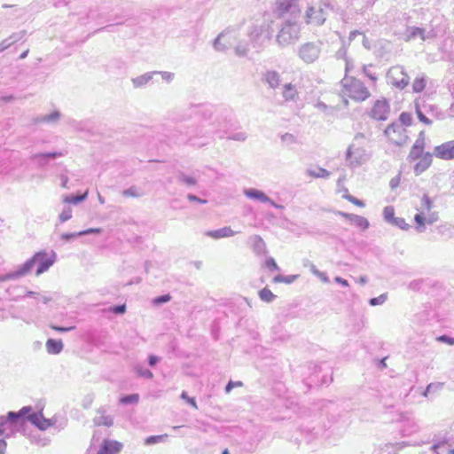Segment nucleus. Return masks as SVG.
<instances>
[{"label":"nucleus","instance_id":"nucleus-43","mask_svg":"<svg viewBox=\"0 0 454 454\" xmlns=\"http://www.w3.org/2000/svg\"><path fill=\"white\" fill-rule=\"evenodd\" d=\"M259 296L262 301L266 302H270L276 298V295L273 294V293L266 287L259 292Z\"/></svg>","mask_w":454,"mask_h":454},{"label":"nucleus","instance_id":"nucleus-13","mask_svg":"<svg viewBox=\"0 0 454 454\" xmlns=\"http://www.w3.org/2000/svg\"><path fill=\"white\" fill-rule=\"evenodd\" d=\"M248 40L257 51L264 46V43L270 40L268 35H263V29L258 26H253L248 31Z\"/></svg>","mask_w":454,"mask_h":454},{"label":"nucleus","instance_id":"nucleus-35","mask_svg":"<svg viewBox=\"0 0 454 454\" xmlns=\"http://www.w3.org/2000/svg\"><path fill=\"white\" fill-rule=\"evenodd\" d=\"M24 276H25V274L22 270L21 266L20 265V266H18L16 270L4 274V275H0V282L18 279Z\"/></svg>","mask_w":454,"mask_h":454},{"label":"nucleus","instance_id":"nucleus-54","mask_svg":"<svg viewBox=\"0 0 454 454\" xmlns=\"http://www.w3.org/2000/svg\"><path fill=\"white\" fill-rule=\"evenodd\" d=\"M265 267L270 270H279V267L278 266L276 261L272 257H268L265 261Z\"/></svg>","mask_w":454,"mask_h":454},{"label":"nucleus","instance_id":"nucleus-59","mask_svg":"<svg viewBox=\"0 0 454 454\" xmlns=\"http://www.w3.org/2000/svg\"><path fill=\"white\" fill-rule=\"evenodd\" d=\"M109 310L114 314H123L126 311V305H114L111 307Z\"/></svg>","mask_w":454,"mask_h":454},{"label":"nucleus","instance_id":"nucleus-63","mask_svg":"<svg viewBox=\"0 0 454 454\" xmlns=\"http://www.w3.org/2000/svg\"><path fill=\"white\" fill-rule=\"evenodd\" d=\"M346 199L351 202L352 204L357 206V207H364V201L358 200L357 198L352 196V195H348L346 196Z\"/></svg>","mask_w":454,"mask_h":454},{"label":"nucleus","instance_id":"nucleus-37","mask_svg":"<svg viewBox=\"0 0 454 454\" xmlns=\"http://www.w3.org/2000/svg\"><path fill=\"white\" fill-rule=\"evenodd\" d=\"M414 221L416 223V227H415L416 231L419 233L424 232L426 230L425 225L427 223V219H426L424 212L417 213L414 216Z\"/></svg>","mask_w":454,"mask_h":454},{"label":"nucleus","instance_id":"nucleus-44","mask_svg":"<svg viewBox=\"0 0 454 454\" xmlns=\"http://www.w3.org/2000/svg\"><path fill=\"white\" fill-rule=\"evenodd\" d=\"M383 216L386 222L392 223L394 220L396 218L395 217V209L392 206H387L385 207L383 210Z\"/></svg>","mask_w":454,"mask_h":454},{"label":"nucleus","instance_id":"nucleus-39","mask_svg":"<svg viewBox=\"0 0 454 454\" xmlns=\"http://www.w3.org/2000/svg\"><path fill=\"white\" fill-rule=\"evenodd\" d=\"M177 180L180 183H183L184 184L187 186H195L197 184V178L192 176L185 175L183 172H180L177 176Z\"/></svg>","mask_w":454,"mask_h":454},{"label":"nucleus","instance_id":"nucleus-32","mask_svg":"<svg viewBox=\"0 0 454 454\" xmlns=\"http://www.w3.org/2000/svg\"><path fill=\"white\" fill-rule=\"evenodd\" d=\"M415 110L419 120L426 125H430L432 121L427 116V114L424 112L420 104V98L415 100Z\"/></svg>","mask_w":454,"mask_h":454},{"label":"nucleus","instance_id":"nucleus-53","mask_svg":"<svg viewBox=\"0 0 454 454\" xmlns=\"http://www.w3.org/2000/svg\"><path fill=\"white\" fill-rule=\"evenodd\" d=\"M392 224L397 226L398 228H400L401 230H404V231H407L410 229V224H408L405 221L404 218H402V217H396L394 222L392 223Z\"/></svg>","mask_w":454,"mask_h":454},{"label":"nucleus","instance_id":"nucleus-40","mask_svg":"<svg viewBox=\"0 0 454 454\" xmlns=\"http://www.w3.org/2000/svg\"><path fill=\"white\" fill-rule=\"evenodd\" d=\"M88 192L81 195H69L66 196L63 200L65 203L76 205L87 199Z\"/></svg>","mask_w":454,"mask_h":454},{"label":"nucleus","instance_id":"nucleus-20","mask_svg":"<svg viewBox=\"0 0 454 454\" xmlns=\"http://www.w3.org/2000/svg\"><path fill=\"white\" fill-rule=\"evenodd\" d=\"M239 231H233L230 226H225L214 231H206L205 235L214 239H220L223 238H231L238 234Z\"/></svg>","mask_w":454,"mask_h":454},{"label":"nucleus","instance_id":"nucleus-6","mask_svg":"<svg viewBox=\"0 0 454 454\" xmlns=\"http://www.w3.org/2000/svg\"><path fill=\"white\" fill-rule=\"evenodd\" d=\"M342 92L355 101H364L370 98L371 93L367 87L358 79L348 77L341 80Z\"/></svg>","mask_w":454,"mask_h":454},{"label":"nucleus","instance_id":"nucleus-11","mask_svg":"<svg viewBox=\"0 0 454 454\" xmlns=\"http://www.w3.org/2000/svg\"><path fill=\"white\" fill-rule=\"evenodd\" d=\"M390 114V106L386 98L377 99L371 111L369 116L376 121H386Z\"/></svg>","mask_w":454,"mask_h":454},{"label":"nucleus","instance_id":"nucleus-18","mask_svg":"<svg viewBox=\"0 0 454 454\" xmlns=\"http://www.w3.org/2000/svg\"><path fill=\"white\" fill-rule=\"evenodd\" d=\"M247 242L256 255L262 256L268 254L266 243L260 235L254 234L250 236Z\"/></svg>","mask_w":454,"mask_h":454},{"label":"nucleus","instance_id":"nucleus-41","mask_svg":"<svg viewBox=\"0 0 454 454\" xmlns=\"http://www.w3.org/2000/svg\"><path fill=\"white\" fill-rule=\"evenodd\" d=\"M168 435L167 434L160 435H151L145 438V445H153L160 442H163L168 439Z\"/></svg>","mask_w":454,"mask_h":454},{"label":"nucleus","instance_id":"nucleus-64","mask_svg":"<svg viewBox=\"0 0 454 454\" xmlns=\"http://www.w3.org/2000/svg\"><path fill=\"white\" fill-rule=\"evenodd\" d=\"M400 182H401V175H397L395 176H394L390 182H389V186L391 187V189H395L399 186L400 184Z\"/></svg>","mask_w":454,"mask_h":454},{"label":"nucleus","instance_id":"nucleus-10","mask_svg":"<svg viewBox=\"0 0 454 454\" xmlns=\"http://www.w3.org/2000/svg\"><path fill=\"white\" fill-rule=\"evenodd\" d=\"M236 30L232 27H227L221 32L214 40L213 47L216 51H225L232 45L236 40Z\"/></svg>","mask_w":454,"mask_h":454},{"label":"nucleus","instance_id":"nucleus-15","mask_svg":"<svg viewBox=\"0 0 454 454\" xmlns=\"http://www.w3.org/2000/svg\"><path fill=\"white\" fill-rule=\"evenodd\" d=\"M305 20L307 24L316 26L322 25L325 20V14L322 8L308 7L305 13Z\"/></svg>","mask_w":454,"mask_h":454},{"label":"nucleus","instance_id":"nucleus-2","mask_svg":"<svg viewBox=\"0 0 454 454\" xmlns=\"http://www.w3.org/2000/svg\"><path fill=\"white\" fill-rule=\"evenodd\" d=\"M202 127L205 129V134H218L223 137L231 125V114L228 111L214 113L211 108H205L202 112Z\"/></svg>","mask_w":454,"mask_h":454},{"label":"nucleus","instance_id":"nucleus-34","mask_svg":"<svg viewBox=\"0 0 454 454\" xmlns=\"http://www.w3.org/2000/svg\"><path fill=\"white\" fill-rule=\"evenodd\" d=\"M419 430V426L414 419H408L403 426V432L405 435H411Z\"/></svg>","mask_w":454,"mask_h":454},{"label":"nucleus","instance_id":"nucleus-8","mask_svg":"<svg viewBox=\"0 0 454 454\" xmlns=\"http://www.w3.org/2000/svg\"><path fill=\"white\" fill-rule=\"evenodd\" d=\"M320 42H310L301 44L298 49L299 58L307 64L314 63L321 53Z\"/></svg>","mask_w":454,"mask_h":454},{"label":"nucleus","instance_id":"nucleus-38","mask_svg":"<svg viewBox=\"0 0 454 454\" xmlns=\"http://www.w3.org/2000/svg\"><path fill=\"white\" fill-rule=\"evenodd\" d=\"M60 117V113L59 111H54L50 114L42 115L35 119V122H55Z\"/></svg>","mask_w":454,"mask_h":454},{"label":"nucleus","instance_id":"nucleus-60","mask_svg":"<svg viewBox=\"0 0 454 454\" xmlns=\"http://www.w3.org/2000/svg\"><path fill=\"white\" fill-rule=\"evenodd\" d=\"M437 340L449 345H454V337H450L445 334L437 337Z\"/></svg>","mask_w":454,"mask_h":454},{"label":"nucleus","instance_id":"nucleus-57","mask_svg":"<svg viewBox=\"0 0 454 454\" xmlns=\"http://www.w3.org/2000/svg\"><path fill=\"white\" fill-rule=\"evenodd\" d=\"M171 299L170 294H163L153 299V302L155 305H160L169 301Z\"/></svg>","mask_w":454,"mask_h":454},{"label":"nucleus","instance_id":"nucleus-36","mask_svg":"<svg viewBox=\"0 0 454 454\" xmlns=\"http://www.w3.org/2000/svg\"><path fill=\"white\" fill-rule=\"evenodd\" d=\"M427 85L426 76L424 74L417 76L412 82V91L419 93L424 90Z\"/></svg>","mask_w":454,"mask_h":454},{"label":"nucleus","instance_id":"nucleus-46","mask_svg":"<svg viewBox=\"0 0 454 454\" xmlns=\"http://www.w3.org/2000/svg\"><path fill=\"white\" fill-rule=\"evenodd\" d=\"M136 372L138 376L145 378V379L151 380L153 377V372L149 369H146V368H144L141 366L136 367Z\"/></svg>","mask_w":454,"mask_h":454},{"label":"nucleus","instance_id":"nucleus-49","mask_svg":"<svg viewBox=\"0 0 454 454\" xmlns=\"http://www.w3.org/2000/svg\"><path fill=\"white\" fill-rule=\"evenodd\" d=\"M227 138L230 140L244 142L247 138V134L245 131H239L231 134Z\"/></svg>","mask_w":454,"mask_h":454},{"label":"nucleus","instance_id":"nucleus-19","mask_svg":"<svg viewBox=\"0 0 454 454\" xmlns=\"http://www.w3.org/2000/svg\"><path fill=\"white\" fill-rule=\"evenodd\" d=\"M338 214L343 218L349 221L352 224L356 225V227L364 231L367 230L370 226L369 221L364 216L341 211H340Z\"/></svg>","mask_w":454,"mask_h":454},{"label":"nucleus","instance_id":"nucleus-55","mask_svg":"<svg viewBox=\"0 0 454 454\" xmlns=\"http://www.w3.org/2000/svg\"><path fill=\"white\" fill-rule=\"evenodd\" d=\"M347 51H348L347 45H346L345 41L343 40L342 41V46L336 52V58L337 59H343L344 60L347 59H348L347 58Z\"/></svg>","mask_w":454,"mask_h":454},{"label":"nucleus","instance_id":"nucleus-50","mask_svg":"<svg viewBox=\"0 0 454 454\" xmlns=\"http://www.w3.org/2000/svg\"><path fill=\"white\" fill-rule=\"evenodd\" d=\"M387 294H382L379 295L378 297L371 298L369 300V304L371 306L381 305L387 301Z\"/></svg>","mask_w":454,"mask_h":454},{"label":"nucleus","instance_id":"nucleus-1","mask_svg":"<svg viewBox=\"0 0 454 454\" xmlns=\"http://www.w3.org/2000/svg\"><path fill=\"white\" fill-rule=\"evenodd\" d=\"M276 13L284 20L277 42L281 47L295 43L300 37L301 8L298 0H277Z\"/></svg>","mask_w":454,"mask_h":454},{"label":"nucleus","instance_id":"nucleus-51","mask_svg":"<svg viewBox=\"0 0 454 454\" xmlns=\"http://www.w3.org/2000/svg\"><path fill=\"white\" fill-rule=\"evenodd\" d=\"M59 218L61 223L67 222L69 219H71L72 218V208L70 207H65L63 209V211L60 213Z\"/></svg>","mask_w":454,"mask_h":454},{"label":"nucleus","instance_id":"nucleus-16","mask_svg":"<svg viewBox=\"0 0 454 454\" xmlns=\"http://www.w3.org/2000/svg\"><path fill=\"white\" fill-rule=\"evenodd\" d=\"M434 155L436 158L449 160L454 159V140L448 141L440 145H437L434 149Z\"/></svg>","mask_w":454,"mask_h":454},{"label":"nucleus","instance_id":"nucleus-58","mask_svg":"<svg viewBox=\"0 0 454 454\" xmlns=\"http://www.w3.org/2000/svg\"><path fill=\"white\" fill-rule=\"evenodd\" d=\"M181 398L185 400L189 404H191L193 408L198 409L196 401L192 397H189L185 391H183L181 394Z\"/></svg>","mask_w":454,"mask_h":454},{"label":"nucleus","instance_id":"nucleus-24","mask_svg":"<svg viewBox=\"0 0 454 454\" xmlns=\"http://www.w3.org/2000/svg\"><path fill=\"white\" fill-rule=\"evenodd\" d=\"M282 97L285 101L296 102L299 98V93L296 86L291 82L285 84L282 90Z\"/></svg>","mask_w":454,"mask_h":454},{"label":"nucleus","instance_id":"nucleus-21","mask_svg":"<svg viewBox=\"0 0 454 454\" xmlns=\"http://www.w3.org/2000/svg\"><path fill=\"white\" fill-rule=\"evenodd\" d=\"M433 154L430 153H425L424 155L419 158V160L414 166V173L416 176L421 175L426 171L432 164Z\"/></svg>","mask_w":454,"mask_h":454},{"label":"nucleus","instance_id":"nucleus-17","mask_svg":"<svg viewBox=\"0 0 454 454\" xmlns=\"http://www.w3.org/2000/svg\"><path fill=\"white\" fill-rule=\"evenodd\" d=\"M424 148H425V134L421 131L419 134L418 138L416 139L414 145H412L410 153L408 155V160L413 161L419 160L424 155Z\"/></svg>","mask_w":454,"mask_h":454},{"label":"nucleus","instance_id":"nucleus-47","mask_svg":"<svg viewBox=\"0 0 454 454\" xmlns=\"http://www.w3.org/2000/svg\"><path fill=\"white\" fill-rule=\"evenodd\" d=\"M138 399H139V395L137 394H132V395H128L122 396L120 399V402L122 404H129V403H137Z\"/></svg>","mask_w":454,"mask_h":454},{"label":"nucleus","instance_id":"nucleus-14","mask_svg":"<svg viewBox=\"0 0 454 454\" xmlns=\"http://www.w3.org/2000/svg\"><path fill=\"white\" fill-rule=\"evenodd\" d=\"M406 41L419 37L423 41L434 39L436 37V32L434 28L427 30L418 27H409L406 29Z\"/></svg>","mask_w":454,"mask_h":454},{"label":"nucleus","instance_id":"nucleus-28","mask_svg":"<svg viewBox=\"0 0 454 454\" xmlns=\"http://www.w3.org/2000/svg\"><path fill=\"white\" fill-rule=\"evenodd\" d=\"M263 80L271 89H276L280 84V75L276 71H267Z\"/></svg>","mask_w":454,"mask_h":454},{"label":"nucleus","instance_id":"nucleus-23","mask_svg":"<svg viewBox=\"0 0 454 454\" xmlns=\"http://www.w3.org/2000/svg\"><path fill=\"white\" fill-rule=\"evenodd\" d=\"M243 193L247 198L258 200L262 203L270 201V198L268 195H266L263 192L254 188H246L244 189Z\"/></svg>","mask_w":454,"mask_h":454},{"label":"nucleus","instance_id":"nucleus-26","mask_svg":"<svg viewBox=\"0 0 454 454\" xmlns=\"http://www.w3.org/2000/svg\"><path fill=\"white\" fill-rule=\"evenodd\" d=\"M45 348L49 354L58 355L63 350L64 345L61 340L49 339L45 343Z\"/></svg>","mask_w":454,"mask_h":454},{"label":"nucleus","instance_id":"nucleus-62","mask_svg":"<svg viewBox=\"0 0 454 454\" xmlns=\"http://www.w3.org/2000/svg\"><path fill=\"white\" fill-rule=\"evenodd\" d=\"M157 74H160L161 78L168 82H170L174 79V76H175V74L173 73L167 72V71L157 72Z\"/></svg>","mask_w":454,"mask_h":454},{"label":"nucleus","instance_id":"nucleus-27","mask_svg":"<svg viewBox=\"0 0 454 454\" xmlns=\"http://www.w3.org/2000/svg\"><path fill=\"white\" fill-rule=\"evenodd\" d=\"M154 74H157V71L148 72L135 78H132V84L135 88L143 87L153 79Z\"/></svg>","mask_w":454,"mask_h":454},{"label":"nucleus","instance_id":"nucleus-25","mask_svg":"<svg viewBox=\"0 0 454 454\" xmlns=\"http://www.w3.org/2000/svg\"><path fill=\"white\" fill-rule=\"evenodd\" d=\"M25 31L13 33L8 38H5L0 42V53L11 47L13 43L20 41L25 36Z\"/></svg>","mask_w":454,"mask_h":454},{"label":"nucleus","instance_id":"nucleus-9","mask_svg":"<svg viewBox=\"0 0 454 454\" xmlns=\"http://www.w3.org/2000/svg\"><path fill=\"white\" fill-rule=\"evenodd\" d=\"M384 133L388 139L396 145H403L409 139L406 129L398 122H393L388 125Z\"/></svg>","mask_w":454,"mask_h":454},{"label":"nucleus","instance_id":"nucleus-12","mask_svg":"<svg viewBox=\"0 0 454 454\" xmlns=\"http://www.w3.org/2000/svg\"><path fill=\"white\" fill-rule=\"evenodd\" d=\"M27 420L31 422L33 425H35L37 428L40 430H46L49 427H52L56 423V419H45L42 413V411L39 412H34V413H28L25 417V421Z\"/></svg>","mask_w":454,"mask_h":454},{"label":"nucleus","instance_id":"nucleus-45","mask_svg":"<svg viewBox=\"0 0 454 454\" xmlns=\"http://www.w3.org/2000/svg\"><path fill=\"white\" fill-rule=\"evenodd\" d=\"M142 194L141 190L136 186H131L122 192V195L125 197H140Z\"/></svg>","mask_w":454,"mask_h":454},{"label":"nucleus","instance_id":"nucleus-29","mask_svg":"<svg viewBox=\"0 0 454 454\" xmlns=\"http://www.w3.org/2000/svg\"><path fill=\"white\" fill-rule=\"evenodd\" d=\"M305 174L313 178H328L330 172L321 167L309 168L306 169Z\"/></svg>","mask_w":454,"mask_h":454},{"label":"nucleus","instance_id":"nucleus-30","mask_svg":"<svg viewBox=\"0 0 454 454\" xmlns=\"http://www.w3.org/2000/svg\"><path fill=\"white\" fill-rule=\"evenodd\" d=\"M62 155L63 153L59 152L36 153L32 156V159L36 160L40 166H44L47 163L48 159H55Z\"/></svg>","mask_w":454,"mask_h":454},{"label":"nucleus","instance_id":"nucleus-56","mask_svg":"<svg viewBox=\"0 0 454 454\" xmlns=\"http://www.w3.org/2000/svg\"><path fill=\"white\" fill-rule=\"evenodd\" d=\"M281 140L286 145H292L296 142V138L293 134L290 133H285L281 136Z\"/></svg>","mask_w":454,"mask_h":454},{"label":"nucleus","instance_id":"nucleus-7","mask_svg":"<svg viewBox=\"0 0 454 454\" xmlns=\"http://www.w3.org/2000/svg\"><path fill=\"white\" fill-rule=\"evenodd\" d=\"M387 82L393 88L403 90L410 83V76L403 66L391 67L387 73Z\"/></svg>","mask_w":454,"mask_h":454},{"label":"nucleus","instance_id":"nucleus-33","mask_svg":"<svg viewBox=\"0 0 454 454\" xmlns=\"http://www.w3.org/2000/svg\"><path fill=\"white\" fill-rule=\"evenodd\" d=\"M250 42L239 40L234 48L235 54L238 57H246L249 51Z\"/></svg>","mask_w":454,"mask_h":454},{"label":"nucleus","instance_id":"nucleus-42","mask_svg":"<svg viewBox=\"0 0 454 454\" xmlns=\"http://www.w3.org/2000/svg\"><path fill=\"white\" fill-rule=\"evenodd\" d=\"M433 207H434V204H433V201L431 200V199L428 197V195L424 194L421 199V211L420 212H424V214L426 212H430L431 209L433 208Z\"/></svg>","mask_w":454,"mask_h":454},{"label":"nucleus","instance_id":"nucleus-31","mask_svg":"<svg viewBox=\"0 0 454 454\" xmlns=\"http://www.w3.org/2000/svg\"><path fill=\"white\" fill-rule=\"evenodd\" d=\"M113 423L114 419L111 416L106 415L104 410H98V415L94 418L95 425L111 427L113 426Z\"/></svg>","mask_w":454,"mask_h":454},{"label":"nucleus","instance_id":"nucleus-61","mask_svg":"<svg viewBox=\"0 0 454 454\" xmlns=\"http://www.w3.org/2000/svg\"><path fill=\"white\" fill-rule=\"evenodd\" d=\"M428 215L426 217L427 224H433L437 222L439 219V215L437 212H428Z\"/></svg>","mask_w":454,"mask_h":454},{"label":"nucleus","instance_id":"nucleus-22","mask_svg":"<svg viewBox=\"0 0 454 454\" xmlns=\"http://www.w3.org/2000/svg\"><path fill=\"white\" fill-rule=\"evenodd\" d=\"M122 444L117 441H104L98 454H118L121 450Z\"/></svg>","mask_w":454,"mask_h":454},{"label":"nucleus","instance_id":"nucleus-52","mask_svg":"<svg viewBox=\"0 0 454 454\" xmlns=\"http://www.w3.org/2000/svg\"><path fill=\"white\" fill-rule=\"evenodd\" d=\"M443 386L442 382H432L427 385V390L431 391V394H436L443 388Z\"/></svg>","mask_w":454,"mask_h":454},{"label":"nucleus","instance_id":"nucleus-5","mask_svg":"<svg viewBox=\"0 0 454 454\" xmlns=\"http://www.w3.org/2000/svg\"><path fill=\"white\" fill-rule=\"evenodd\" d=\"M56 260L57 254L54 251L47 252L43 250L36 252L20 266L26 276L36 265L35 275L40 276L46 272L55 263Z\"/></svg>","mask_w":454,"mask_h":454},{"label":"nucleus","instance_id":"nucleus-48","mask_svg":"<svg viewBox=\"0 0 454 454\" xmlns=\"http://www.w3.org/2000/svg\"><path fill=\"white\" fill-rule=\"evenodd\" d=\"M400 122L399 124H402L403 126H410L412 122V116L410 113L403 112L400 114L399 117Z\"/></svg>","mask_w":454,"mask_h":454},{"label":"nucleus","instance_id":"nucleus-3","mask_svg":"<svg viewBox=\"0 0 454 454\" xmlns=\"http://www.w3.org/2000/svg\"><path fill=\"white\" fill-rule=\"evenodd\" d=\"M31 406H24L19 411H9L7 416H0V454L6 450L5 438L13 434L14 428L19 424H23L25 417L31 412Z\"/></svg>","mask_w":454,"mask_h":454},{"label":"nucleus","instance_id":"nucleus-4","mask_svg":"<svg viewBox=\"0 0 454 454\" xmlns=\"http://www.w3.org/2000/svg\"><path fill=\"white\" fill-rule=\"evenodd\" d=\"M367 143L368 139L363 133L355 136L346 153V160L350 168H358L369 160L371 153L365 149Z\"/></svg>","mask_w":454,"mask_h":454}]
</instances>
